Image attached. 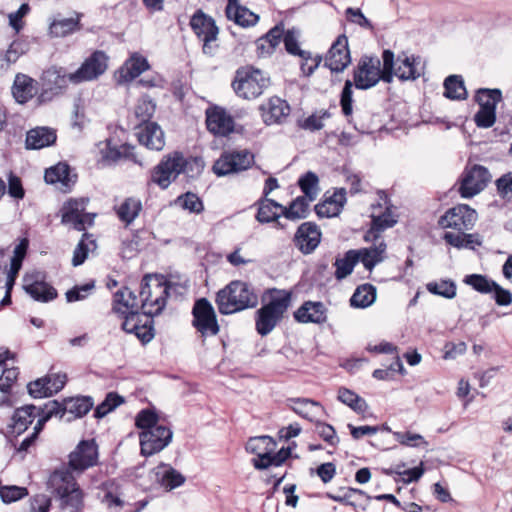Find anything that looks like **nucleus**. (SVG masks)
I'll use <instances>...</instances> for the list:
<instances>
[{"instance_id":"nucleus-61","label":"nucleus","mask_w":512,"mask_h":512,"mask_svg":"<svg viewBox=\"0 0 512 512\" xmlns=\"http://www.w3.org/2000/svg\"><path fill=\"white\" fill-rule=\"evenodd\" d=\"M94 282H89L83 285H75L65 293L66 301L73 303L85 300L94 290Z\"/></svg>"},{"instance_id":"nucleus-22","label":"nucleus","mask_w":512,"mask_h":512,"mask_svg":"<svg viewBox=\"0 0 512 512\" xmlns=\"http://www.w3.org/2000/svg\"><path fill=\"white\" fill-rule=\"evenodd\" d=\"M321 231L314 222H303L297 229L293 242L295 246L303 253H312L320 244Z\"/></svg>"},{"instance_id":"nucleus-37","label":"nucleus","mask_w":512,"mask_h":512,"mask_svg":"<svg viewBox=\"0 0 512 512\" xmlns=\"http://www.w3.org/2000/svg\"><path fill=\"white\" fill-rule=\"evenodd\" d=\"M37 92L35 81L24 74H18L15 77L12 87V94L18 103H26Z\"/></svg>"},{"instance_id":"nucleus-28","label":"nucleus","mask_w":512,"mask_h":512,"mask_svg":"<svg viewBox=\"0 0 512 512\" xmlns=\"http://www.w3.org/2000/svg\"><path fill=\"white\" fill-rule=\"evenodd\" d=\"M150 68L146 57L138 52L132 53L118 71L119 82L126 83L134 80Z\"/></svg>"},{"instance_id":"nucleus-52","label":"nucleus","mask_w":512,"mask_h":512,"mask_svg":"<svg viewBox=\"0 0 512 512\" xmlns=\"http://www.w3.org/2000/svg\"><path fill=\"white\" fill-rule=\"evenodd\" d=\"M281 41H283L288 51V35H283V30L276 26L257 41V49H265V44H268V49L274 50Z\"/></svg>"},{"instance_id":"nucleus-11","label":"nucleus","mask_w":512,"mask_h":512,"mask_svg":"<svg viewBox=\"0 0 512 512\" xmlns=\"http://www.w3.org/2000/svg\"><path fill=\"white\" fill-rule=\"evenodd\" d=\"M477 220L476 211L467 204H458L449 208L438 219V226L453 233L466 232L474 227Z\"/></svg>"},{"instance_id":"nucleus-33","label":"nucleus","mask_w":512,"mask_h":512,"mask_svg":"<svg viewBox=\"0 0 512 512\" xmlns=\"http://www.w3.org/2000/svg\"><path fill=\"white\" fill-rule=\"evenodd\" d=\"M156 481L167 491L181 486L184 476L168 464H160L154 470Z\"/></svg>"},{"instance_id":"nucleus-44","label":"nucleus","mask_w":512,"mask_h":512,"mask_svg":"<svg viewBox=\"0 0 512 512\" xmlns=\"http://www.w3.org/2000/svg\"><path fill=\"white\" fill-rule=\"evenodd\" d=\"M398 66L394 69V76L398 77L401 81L416 80L420 77L421 73L417 69L416 58L414 56H401L397 58Z\"/></svg>"},{"instance_id":"nucleus-8","label":"nucleus","mask_w":512,"mask_h":512,"mask_svg":"<svg viewBox=\"0 0 512 512\" xmlns=\"http://www.w3.org/2000/svg\"><path fill=\"white\" fill-rule=\"evenodd\" d=\"M170 284L157 275H146L141 284V310L144 314L155 316L166 306Z\"/></svg>"},{"instance_id":"nucleus-51","label":"nucleus","mask_w":512,"mask_h":512,"mask_svg":"<svg viewBox=\"0 0 512 512\" xmlns=\"http://www.w3.org/2000/svg\"><path fill=\"white\" fill-rule=\"evenodd\" d=\"M358 263V256L354 253V249L348 250L342 258H336L334 266L335 278L342 280L349 276L356 264Z\"/></svg>"},{"instance_id":"nucleus-9","label":"nucleus","mask_w":512,"mask_h":512,"mask_svg":"<svg viewBox=\"0 0 512 512\" xmlns=\"http://www.w3.org/2000/svg\"><path fill=\"white\" fill-rule=\"evenodd\" d=\"M323 61L321 54L305 48V40L296 28H290V64L298 67L299 77L309 78Z\"/></svg>"},{"instance_id":"nucleus-49","label":"nucleus","mask_w":512,"mask_h":512,"mask_svg":"<svg viewBox=\"0 0 512 512\" xmlns=\"http://www.w3.org/2000/svg\"><path fill=\"white\" fill-rule=\"evenodd\" d=\"M337 398L358 414H364L368 409L366 400L348 388H339Z\"/></svg>"},{"instance_id":"nucleus-27","label":"nucleus","mask_w":512,"mask_h":512,"mask_svg":"<svg viewBox=\"0 0 512 512\" xmlns=\"http://www.w3.org/2000/svg\"><path fill=\"white\" fill-rule=\"evenodd\" d=\"M373 245L368 248L354 249L358 256V262H361L366 270L371 272L374 267L381 263L386 257L387 244L384 240H370Z\"/></svg>"},{"instance_id":"nucleus-63","label":"nucleus","mask_w":512,"mask_h":512,"mask_svg":"<svg viewBox=\"0 0 512 512\" xmlns=\"http://www.w3.org/2000/svg\"><path fill=\"white\" fill-rule=\"evenodd\" d=\"M122 402L123 399L119 395L115 393H109L105 400L96 407L94 412L95 417L102 418L106 416L109 412L118 407Z\"/></svg>"},{"instance_id":"nucleus-3","label":"nucleus","mask_w":512,"mask_h":512,"mask_svg":"<svg viewBox=\"0 0 512 512\" xmlns=\"http://www.w3.org/2000/svg\"><path fill=\"white\" fill-rule=\"evenodd\" d=\"M107 60L105 53L96 51L85 60L76 72L66 75L62 68L53 67L45 72V78L59 87L66 83V78L72 83L91 81L106 71Z\"/></svg>"},{"instance_id":"nucleus-4","label":"nucleus","mask_w":512,"mask_h":512,"mask_svg":"<svg viewBox=\"0 0 512 512\" xmlns=\"http://www.w3.org/2000/svg\"><path fill=\"white\" fill-rule=\"evenodd\" d=\"M263 306L257 311L256 330L265 336L269 334L283 317L288 308V291L271 289L262 297Z\"/></svg>"},{"instance_id":"nucleus-10","label":"nucleus","mask_w":512,"mask_h":512,"mask_svg":"<svg viewBox=\"0 0 512 512\" xmlns=\"http://www.w3.org/2000/svg\"><path fill=\"white\" fill-rule=\"evenodd\" d=\"M52 484L60 500L63 512H80L83 507V495L74 478L68 473L57 472L52 477Z\"/></svg>"},{"instance_id":"nucleus-19","label":"nucleus","mask_w":512,"mask_h":512,"mask_svg":"<svg viewBox=\"0 0 512 512\" xmlns=\"http://www.w3.org/2000/svg\"><path fill=\"white\" fill-rule=\"evenodd\" d=\"M39 271L27 272L23 277V288L34 300L49 302L56 298L57 291L44 279Z\"/></svg>"},{"instance_id":"nucleus-24","label":"nucleus","mask_w":512,"mask_h":512,"mask_svg":"<svg viewBox=\"0 0 512 512\" xmlns=\"http://www.w3.org/2000/svg\"><path fill=\"white\" fill-rule=\"evenodd\" d=\"M29 242L26 238L22 239L14 248L13 257L11 259L10 269L7 273L5 288L6 294L1 300V305L5 306L11 302V290L14 286L17 275L22 267V262L26 256Z\"/></svg>"},{"instance_id":"nucleus-31","label":"nucleus","mask_w":512,"mask_h":512,"mask_svg":"<svg viewBox=\"0 0 512 512\" xmlns=\"http://www.w3.org/2000/svg\"><path fill=\"white\" fill-rule=\"evenodd\" d=\"M113 309L125 319V316L139 314L141 305L137 296L129 288H123L114 295Z\"/></svg>"},{"instance_id":"nucleus-47","label":"nucleus","mask_w":512,"mask_h":512,"mask_svg":"<svg viewBox=\"0 0 512 512\" xmlns=\"http://www.w3.org/2000/svg\"><path fill=\"white\" fill-rule=\"evenodd\" d=\"M502 100V92L500 89L480 88L476 91L475 101L483 110L496 112L497 104Z\"/></svg>"},{"instance_id":"nucleus-30","label":"nucleus","mask_w":512,"mask_h":512,"mask_svg":"<svg viewBox=\"0 0 512 512\" xmlns=\"http://www.w3.org/2000/svg\"><path fill=\"white\" fill-rule=\"evenodd\" d=\"M346 203V191L344 188L336 189L331 196L315 205V212L319 217L338 216Z\"/></svg>"},{"instance_id":"nucleus-16","label":"nucleus","mask_w":512,"mask_h":512,"mask_svg":"<svg viewBox=\"0 0 512 512\" xmlns=\"http://www.w3.org/2000/svg\"><path fill=\"white\" fill-rule=\"evenodd\" d=\"M173 432L167 426L154 427L139 434L141 454L151 456L166 448L172 441Z\"/></svg>"},{"instance_id":"nucleus-1","label":"nucleus","mask_w":512,"mask_h":512,"mask_svg":"<svg viewBox=\"0 0 512 512\" xmlns=\"http://www.w3.org/2000/svg\"><path fill=\"white\" fill-rule=\"evenodd\" d=\"M383 67L377 56L363 55L353 71V82L357 89L367 90L380 80L391 83L394 77L395 55L385 49L382 53Z\"/></svg>"},{"instance_id":"nucleus-6","label":"nucleus","mask_w":512,"mask_h":512,"mask_svg":"<svg viewBox=\"0 0 512 512\" xmlns=\"http://www.w3.org/2000/svg\"><path fill=\"white\" fill-rule=\"evenodd\" d=\"M277 444L269 436L252 437L246 444L247 452L255 455L253 466L258 470L279 467L288 459V448L282 446L276 453Z\"/></svg>"},{"instance_id":"nucleus-15","label":"nucleus","mask_w":512,"mask_h":512,"mask_svg":"<svg viewBox=\"0 0 512 512\" xmlns=\"http://www.w3.org/2000/svg\"><path fill=\"white\" fill-rule=\"evenodd\" d=\"M253 162V155L247 150L224 152L214 163L213 171L218 176H225L246 170Z\"/></svg>"},{"instance_id":"nucleus-59","label":"nucleus","mask_w":512,"mask_h":512,"mask_svg":"<svg viewBox=\"0 0 512 512\" xmlns=\"http://www.w3.org/2000/svg\"><path fill=\"white\" fill-rule=\"evenodd\" d=\"M464 283L471 286L474 290L482 294H488L492 292V285L495 281L488 279L482 274H470L465 276Z\"/></svg>"},{"instance_id":"nucleus-34","label":"nucleus","mask_w":512,"mask_h":512,"mask_svg":"<svg viewBox=\"0 0 512 512\" xmlns=\"http://www.w3.org/2000/svg\"><path fill=\"white\" fill-rule=\"evenodd\" d=\"M44 179L47 183L58 185L60 189H69L75 182V175L70 173L67 164L58 163L46 170Z\"/></svg>"},{"instance_id":"nucleus-21","label":"nucleus","mask_w":512,"mask_h":512,"mask_svg":"<svg viewBox=\"0 0 512 512\" xmlns=\"http://www.w3.org/2000/svg\"><path fill=\"white\" fill-rule=\"evenodd\" d=\"M98 451L94 440L81 441L69 455L72 470L83 471L97 463Z\"/></svg>"},{"instance_id":"nucleus-25","label":"nucleus","mask_w":512,"mask_h":512,"mask_svg":"<svg viewBox=\"0 0 512 512\" xmlns=\"http://www.w3.org/2000/svg\"><path fill=\"white\" fill-rule=\"evenodd\" d=\"M206 124L210 132L219 136H226L234 129V120L231 115L219 107L207 110Z\"/></svg>"},{"instance_id":"nucleus-7","label":"nucleus","mask_w":512,"mask_h":512,"mask_svg":"<svg viewBox=\"0 0 512 512\" xmlns=\"http://www.w3.org/2000/svg\"><path fill=\"white\" fill-rule=\"evenodd\" d=\"M235 94L245 100L260 97L270 85L268 74L253 66H244L236 70L232 81Z\"/></svg>"},{"instance_id":"nucleus-45","label":"nucleus","mask_w":512,"mask_h":512,"mask_svg":"<svg viewBox=\"0 0 512 512\" xmlns=\"http://www.w3.org/2000/svg\"><path fill=\"white\" fill-rule=\"evenodd\" d=\"M444 96L450 100H465L467 90L460 75H450L444 80Z\"/></svg>"},{"instance_id":"nucleus-20","label":"nucleus","mask_w":512,"mask_h":512,"mask_svg":"<svg viewBox=\"0 0 512 512\" xmlns=\"http://www.w3.org/2000/svg\"><path fill=\"white\" fill-rule=\"evenodd\" d=\"M324 60V67L331 72H342L351 63L348 38L346 35H339L327 51Z\"/></svg>"},{"instance_id":"nucleus-12","label":"nucleus","mask_w":512,"mask_h":512,"mask_svg":"<svg viewBox=\"0 0 512 512\" xmlns=\"http://www.w3.org/2000/svg\"><path fill=\"white\" fill-rule=\"evenodd\" d=\"M190 26L198 38L203 42V52L214 55L218 45L216 44L219 29L215 21L198 10L190 20Z\"/></svg>"},{"instance_id":"nucleus-43","label":"nucleus","mask_w":512,"mask_h":512,"mask_svg":"<svg viewBox=\"0 0 512 512\" xmlns=\"http://www.w3.org/2000/svg\"><path fill=\"white\" fill-rule=\"evenodd\" d=\"M141 210V200L137 197H128L116 208V213L122 222L129 225L139 216Z\"/></svg>"},{"instance_id":"nucleus-13","label":"nucleus","mask_w":512,"mask_h":512,"mask_svg":"<svg viewBox=\"0 0 512 512\" xmlns=\"http://www.w3.org/2000/svg\"><path fill=\"white\" fill-rule=\"evenodd\" d=\"M491 180L489 170L479 164L467 167L463 173L459 193L462 198H472L483 191Z\"/></svg>"},{"instance_id":"nucleus-55","label":"nucleus","mask_w":512,"mask_h":512,"mask_svg":"<svg viewBox=\"0 0 512 512\" xmlns=\"http://www.w3.org/2000/svg\"><path fill=\"white\" fill-rule=\"evenodd\" d=\"M318 176L314 172L305 173L298 181V185L304 196H307L310 200H315L318 195Z\"/></svg>"},{"instance_id":"nucleus-29","label":"nucleus","mask_w":512,"mask_h":512,"mask_svg":"<svg viewBox=\"0 0 512 512\" xmlns=\"http://www.w3.org/2000/svg\"><path fill=\"white\" fill-rule=\"evenodd\" d=\"M326 312L322 302L306 301L294 312V318L300 323L323 324L327 320Z\"/></svg>"},{"instance_id":"nucleus-64","label":"nucleus","mask_w":512,"mask_h":512,"mask_svg":"<svg viewBox=\"0 0 512 512\" xmlns=\"http://www.w3.org/2000/svg\"><path fill=\"white\" fill-rule=\"evenodd\" d=\"M497 194L501 199L512 197V171L503 174L495 181Z\"/></svg>"},{"instance_id":"nucleus-41","label":"nucleus","mask_w":512,"mask_h":512,"mask_svg":"<svg viewBox=\"0 0 512 512\" xmlns=\"http://www.w3.org/2000/svg\"><path fill=\"white\" fill-rule=\"evenodd\" d=\"M280 216L288 218V208L284 207L277 202L265 198L260 202V207L257 213V220L259 222H271L277 220Z\"/></svg>"},{"instance_id":"nucleus-40","label":"nucleus","mask_w":512,"mask_h":512,"mask_svg":"<svg viewBox=\"0 0 512 512\" xmlns=\"http://www.w3.org/2000/svg\"><path fill=\"white\" fill-rule=\"evenodd\" d=\"M287 104L279 97H271L267 104L262 105V117L266 124L280 123L282 119L286 118L284 110Z\"/></svg>"},{"instance_id":"nucleus-18","label":"nucleus","mask_w":512,"mask_h":512,"mask_svg":"<svg viewBox=\"0 0 512 512\" xmlns=\"http://www.w3.org/2000/svg\"><path fill=\"white\" fill-rule=\"evenodd\" d=\"M87 205L85 199H71L67 201L62 209V223L72 226L75 230L82 231L86 225H91L94 215L84 213Z\"/></svg>"},{"instance_id":"nucleus-14","label":"nucleus","mask_w":512,"mask_h":512,"mask_svg":"<svg viewBox=\"0 0 512 512\" xmlns=\"http://www.w3.org/2000/svg\"><path fill=\"white\" fill-rule=\"evenodd\" d=\"M192 313L194 316L193 325L202 336H214L219 332L214 308L207 299L197 300Z\"/></svg>"},{"instance_id":"nucleus-2","label":"nucleus","mask_w":512,"mask_h":512,"mask_svg":"<svg viewBox=\"0 0 512 512\" xmlns=\"http://www.w3.org/2000/svg\"><path fill=\"white\" fill-rule=\"evenodd\" d=\"M202 166L200 159H186L181 153L173 152L163 157L159 164L154 167L151 180L160 188L166 189L181 173L193 176L191 172L194 168L198 173Z\"/></svg>"},{"instance_id":"nucleus-60","label":"nucleus","mask_w":512,"mask_h":512,"mask_svg":"<svg viewBox=\"0 0 512 512\" xmlns=\"http://www.w3.org/2000/svg\"><path fill=\"white\" fill-rule=\"evenodd\" d=\"M331 117V113L328 110H321L319 114H312L309 117L305 118L303 121L299 122V126L302 129L309 131H319L323 129L324 119H328Z\"/></svg>"},{"instance_id":"nucleus-50","label":"nucleus","mask_w":512,"mask_h":512,"mask_svg":"<svg viewBox=\"0 0 512 512\" xmlns=\"http://www.w3.org/2000/svg\"><path fill=\"white\" fill-rule=\"evenodd\" d=\"M442 239L449 245L461 249L463 247L473 248V245H481V241L478 239L477 234H470L466 232L453 233L445 232Z\"/></svg>"},{"instance_id":"nucleus-17","label":"nucleus","mask_w":512,"mask_h":512,"mask_svg":"<svg viewBox=\"0 0 512 512\" xmlns=\"http://www.w3.org/2000/svg\"><path fill=\"white\" fill-rule=\"evenodd\" d=\"M133 147L128 144L115 142L114 139L108 138L96 143L94 148L97 163L103 167L111 166L122 158H127L132 154Z\"/></svg>"},{"instance_id":"nucleus-62","label":"nucleus","mask_w":512,"mask_h":512,"mask_svg":"<svg viewBox=\"0 0 512 512\" xmlns=\"http://www.w3.org/2000/svg\"><path fill=\"white\" fill-rule=\"evenodd\" d=\"M312 201L303 195L290 202V219L305 218L309 214V203Z\"/></svg>"},{"instance_id":"nucleus-23","label":"nucleus","mask_w":512,"mask_h":512,"mask_svg":"<svg viewBox=\"0 0 512 512\" xmlns=\"http://www.w3.org/2000/svg\"><path fill=\"white\" fill-rule=\"evenodd\" d=\"M150 315L132 314L125 316L122 322V328L127 333H133L142 342L148 343L153 337L152 319Z\"/></svg>"},{"instance_id":"nucleus-57","label":"nucleus","mask_w":512,"mask_h":512,"mask_svg":"<svg viewBox=\"0 0 512 512\" xmlns=\"http://www.w3.org/2000/svg\"><path fill=\"white\" fill-rule=\"evenodd\" d=\"M427 290L438 296L452 299L456 296V285L451 280H441L440 282H430L426 285Z\"/></svg>"},{"instance_id":"nucleus-53","label":"nucleus","mask_w":512,"mask_h":512,"mask_svg":"<svg viewBox=\"0 0 512 512\" xmlns=\"http://www.w3.org/2000/svg\"><path fill=\"white\" fill-rule=\"evenodd\" d=\"M372 497L361 489L350 488L345 497L347 505L352 506L356 512H364L370 504Z\"/></svg>"},{"instance_id":"nucleus-39","label":"nucleus","mask_w":512,"mask_h":512,"mask_svg":"<svg viewBox=\"0 0 512 512\" xmlns=\"http://www.w3.org/2000/svg\"><path fill=\"white\" fill-rule=\"evenodd\" d=\"M293 406L290 408L309 421H314L322 412L323 406L314 400L308 398H290Z\"/></svg>"},{"instance_id":"nucleus-35","label":"nucleus","mask_w":512,"mask_h":512,"mask_svg":"<svg viewBox=\"0 0 512 512\" xmlns=\"http://www.w3.org/2000/svg\"><path fill=\"white\" fill-rule=\"evenodd\" d=\"M40 408L34 405H26L15 410L12 417L11 429L13 433L20 435L27 430L28 426L32 424L36 416L40 415Z\"/></svg>"},{"instance_id":"nucleus-5","label":"nucleus","mask_w":512,"mask_h":512,"mask_svg":"<svg viewBox=\"0 0 512 512\" xmlns=\"http://www.w3.org/2000/svg\"><path fill=\"white\" fill-rule=\"evenodd\" d=\"M216 303L222 314H232L258 303V297L249 284L242 281H232L217 293Z\"/></svg>"},{"instance_id":"nucleus-54","label":"nucleus","mask_w":512,"mask_h":512,"mask_svg":"<svg viewBox=\"0 0 512 512\" xmlns=\"http://www.w3.org/2000/svg\"><path fill=\"white\" fill-rule=\"evenodd\" d=\"M63 411L64 404H60L57 401H49L46 403L42 410V414L39 415L40 417L36 423V433H40L45 423L53 416H58L59 418H64L66 420V416H62Z\"/></svg>"},{"instance_id":"nucleus-46","label":"nucleus","mask_w":512,"mask_h":512,"mask_svg":"<svg viewBox=\"0 0 512 512\" xmlns=\"http://www.w3.org/2000/svg\"><path fill=\"white\" fill-rule=\"evenodd\" d=\"M376 299V288L372 284L365 283L358 286L353 293L350 303L356 308L369 307Z\"/></svg>"},{"instance_id":"nucleus-48","label":"nucleus","mask_w":512,"mask_h":512,"mask_svg":"<svg viewBox=\"0 0 512 512\" xmlns=\"http://www.w3.org/2000/svg\"><path fill=\"white\" fill-rule=\"evenodd\" d=\"M80 29L79 16L54 20L49 26V34L53 37H65Z\"/></svg>"},{"instance_id":"nucleus-26","label":"nucleus","mask_w":512,"mask_h":512,"mask_svg":"<svg viewBox=\"0 0 512 512\" xmlns=\"http://www.w3.org/2000/svg\"><path fill=\"white\" fill-rule=\"evenodd\" d=\"M137 138L149 150L161 151L165 146V135L155 122H147L138 128Z\"/></svg>"},{"instance_id":"nucleus-36","label":"nucleus","mask_w":512,"mask_h":512,"mask_svg":"<svg viewBox=\"0 0 512 512\" xmlns=\"http://www.w3.org/2000/svg\"><path fill=\"white\" fill-rule=\"evenodd\" d=\"M55 140L54 130L48 127H37L27 133L26 147L28 149H42L53 144Z\"/></svg>"},{"instance_id":"nucleus-38","label":"nucleus","mask_w":512,"mask_h":512,"mask_svg":"<svg viewBox=\"0 0 512 512\" xmlns=\"http://www.w3.org/2000/svg\"><path fill=\"white\" fill-rule=\"evenodd\" d=\"M225 13L229 20L241 27L254 26L259 21V16L249 10L246 5L227 4Z\"/></svg>"},{"instance_id":"nucleus-32","label":"nucleus","mask_w":512,"mask_h":512,"mask_svg":"<svg viewBox=\"0 0 512 512\" xmlns=\"http://www.w3.org/2000/svg\"><path fill=\"white\" fill-rule=\"evenodd\" d=\"M396 222L397 220L394 218L390 208H386V210L380 215H372L371 225L364 235V240H384L381 233L386 229L393 227Z\"/></svg>"},{"instance_id":"nucleus-42","label":"nucleus","mask_w":512,"mask_h":512,"mask_svg":"<svg viewBox=\"0 0 512 512\" xmlns=\"http://www.w3.org/2000/svg\"><path fill=\"white\" fill-rule=\"evenodd\" d=\"M93 406V402L88 397H75L64 402V411L62 416H66V421L74 418H80L86 415Z\"/></svg>"},{"instance_id":"nucleus-58","label":"nucleus","mask_w":512,"mask_h":512,"mask_svg":"<svg viewBox=\"0 0 512 512\" xmlns=\"http://www.w3.org/2000/svg\"><path fill=\"white\" fill-rule=\"evenodd\" d=\"M396 373L405 374L404 366L398 355L395 356L394 361L387 368L375 369L372 376L377 380H393Z\"/></svg>"},{"instance_id":"nucleus-56","label":"nucleus","mask_w":512,"mask_h":512,"mask_svg":"<svg viewBox=\"0 0 512 512\" xmlns=\"http://www.w3.org/2000/svg\"><path fill=\"white\" fill-rule=\"evenodd\" d=\"M174 205L190 213H200L203 210L202 201L196 194L191 192L177 197L174 201Z\"/></svg>"}]
</instances>
